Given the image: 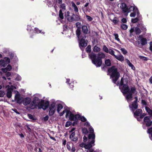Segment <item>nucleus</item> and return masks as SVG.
I'll list each match as a JSON object with an SVG mask.
<instances>
[{
    "label": "nucleus",
    "mask_w": 152,
    "mask_h": 152,
    "mask_svg": "<svg viewBox=\"0 0 152 152\" xmlns=\"http://www.w3.org/2000/svg\"><path fill=\"white\" fill-rule=\"evenodd\" d=\"M89 58L91 59L92 63L95 65L97 67L101 66L102 64V59L105 57L104 54L99 53L97 55L93 53L89 54Z\"/></svg>",
    "instance_id": "nucleus-1"
},
{
    "label": "nucleus",
    "mask_w": 152,
    "mask_h": 152,
    "mask_svg": "<svg viewBox=\"0 0 152 152\" xmlns=\"http://www.w3.org/2000/svg\"><path fill=\"white\" fill-rule=\"evenodd\" d=\"M88 142V144H81L80 145V146L82 147H84L86 150V152H96L92 148V147L95 145V135L94 134L89 135Z\"/></svg>",
    "instance_id": "nucleus-2"
},
{
    "label": "nucleus",
    "mask_w": 152,
    "mask_h": 152,
    "mask_svg": "<svg viewBox=\"0 0 152 152\" xmlns=\"http://www.w3.org/2000/svg\"><path fill=\"white\" fill-rule=\"evenodd\" d=\"M108 72L113 83H116L120 77V74L118 72L117 69L115 66H113L108 69Z\"/></svg>",
    "instance_id": "nucleus-3"
},
{
    "label": "nucleus",
    "mask_w": 152,
    "mask_h": 152,
    "mask_svg": "<svg viewBox=\"0 0 152 152\" xmlns=\"http://www.w3.org/2000/svg\"><path fill=\"white\" fill-rule=\"evenodd\" d=\"M68 116L69 117V120L72 121L80 119L81 121L84 122H85L86 120V118L84 116L81 117L78 114L74 115L71 111L67 110L66 111V117L67 118Z\"/></svg>",
    "instance_id": "nucleus-4"
},
{
    "label": "nucleus",
    "mask_w": 152,
    "mask_h": 152,
    "mask_svg": "<svg viewBox=\"0 0 152 152\" xmlns=\"http://www.w3.org/2000/svg\"><path fill=\"white\" fill-rule=\"evenodd\" d=\"M135 101L133 102L132 105H129V107L132 111L134 113V117H136V116L140 115L142 113V110L138 109L134 112V110L137 109L138 107V104L137 103V97H135Z\"/></svg>",
    "instance_id": "nucleus-5"
},
{
    "label": "nucleus",
    "mask_w": 152,
    "mask_h": 152,
    "mask_svg": "<svg viewBox=\"0 0 152 152\" xmlns=\"http://www.w3.org/2000/svg\"><path fill=\"white\" fill-rule=\"evenodd\" d=\"M118 85L119 86L121 92L124 95L129 92L130 90L129 87L126 83H124L123 78H122L120 82H118Z\"/></svg>",
    "instance_id": "nucleus-6"
},
{
    "label": "nucleus",
    "mask_w": 152,
    "mask_h": 152,
    "mask_svg": "<svg viewBox=\"0 0 152 152\" xmlns=\"http://www.w3.org/2000/svg\"><path fill=\"white\" fill-rule=\"evenodd\" d=\"M86 36L85 34H83L78 39L79 46L80 48L83 50V48L85 47L87 45L88 41L85 39Z\"/></svg>",
    "instance_id": "nucleus-7"
},
{
    "label": "nucleus",
    "mask_w": 152,
    "mask_h": 152,
    "mask_svg": "<svg viewBox=\"0 0 152 152\" xmlns=\"http://www.w3.org/2000/svg\"><path fill=\"white\" fill-rule=\"evenodd\" d=\"M6 88H7V96L8 98H10L12 96V92L13 90L15 89L16 88L15 86L12 85L10 86L9 85H7L6 86Z\"/></svg>",
    "instance_id": "nucleus-8"
},
{
    "label": "nucleus",
    "mask_w": 152,
    "mask_h": 152,
    "mask_svg": "<svg viewBox=\"0 0 152 152\" xmlns=\"http://www.w3.org/2000/svg\"><path fill=\"white\" fill-rule=\"evenodd\" d=\"M10 62V58L7 57H5L4 59H1L0 61V66L1 67H4Z\"/></svg>",
    "instance_id": "nucleus-9"
},
{
    "label": "nucleus",
    "mask_w": 152,
    "mask_h": 152,
    "mask_svg": "<svg viewBox=\"0 0 152 152\" xmlns=\"http://www.w3.org/2000/svg\"><path fill=\"white\" fill-rule=\"evenodd\" d=\"M55 103L54 102H53L51 104L49 107V115H52L55 112L56 107L55 106Z\"/></svg>",
    "instance_id": "nucleus-10"
},
{
    "label": "nucleus",
    "mask_w": 152,
    "mask_h": 152,
    "mask_svg": "<svg viewBox=\"0 0 152 152\" xmlns=\"http://www.w3.org/2000/svg\"><path fill=\"white\" fill-rule=\"evenodd\" d=\"M127 11L126 12V13L125 14V16H127L128 13L132 11H133V12L137 11V15H138V16H139V15H140L139 12L138 10L137 9L136 7H134L133 6H131L129 8H127Z\"/></svg>",
    "instance_id": "nucleus-11"
},
{
    "label": "nucleus",
    "mask_w": 152,
    "mask_h": 152,
    "mask_svg": "<svg viewBox=\"0 0 152 152\" xmlns=\"http://www.w3.org/2000/svg\"><path fill=\"white\" fill-rule=\"evenodd\" d=\"M144 123L145 124L146 126H150L152 124V121L150 119L149 116H145L144 118Z\"/></svg>",
    "instance_id": "nucleus-12"
},
{
    "label": "nucleus",
    "mask_w": 152,
    "mask_h": 152,
    "mask_svg": "<svg viewBox=\"0 0 152 152\" xmlns=\"http://www.w3.org/2000/svg\"><path fill=\"white\" fill-rule=\"evenodd\" d=\"M40 106L39 107V108H42L44 110H45L48 107L49 103L48 101L43 102H42L41 103H40Z\"/></svg>",
    "instance_id": "nucleus-13"
},
{
    "label": "nucleus",
    "mask_w": 152,
    "mask_h": 152,
    "mask_svg": "<svg viewBox=\"0 0 152 152\" xmlns=\"http://www.w3.org/2000/svg\"><path fill=\"white\" fill-rule=\"evenodd\" d=\"M118 6L122 9L123 11L125 13L128 11L127 8L126 7V4L124 3H121L118 4Z\"/></svg>",
    "instance_id": "nucleus-14"
},
{
    "label": "nucleus",
    "mask_w": 152,
    "mask_h": 152,
    "mask_svg": "<svg viewBox=\"0 0 152 152\" xmlns=\"http://www.w3.org/2000/svg\"><path fill=\"white\" fill-rule=\"evenodd\" d=\"M70 12L67 11L65 13V18L69 22L72 21V15L71 16L69 15Z\"/></svg>",
    "instance_id": "nucleus-15"
},
{
    "label": "nucleus",
    "mask_w": 152,
    "mask_h": 152,
    "mask_svg": "<svg viewBox=\"0 0 152 152\" xmlns=\"http://www.w3.org/2000/svg\"><path fill=\"white\" fill-rule=\"evenodd\" d=\"M15 97V100L18 103L21 104L22 102H23L22 98L20 97V95L18 94H16Z\"/></svg>",
    "instance_id": "nucleus-16"
},
{
    "label": "nucleus",
    "mask_w": 152,
    "mask_h": 152,
    "mask_svg": "<svg viewBox=\"0 0 152 152\" xmlns=\"http://www.w3.org/2000/svg\"><path fill=\"white\" fill-rule=\"evenodd\" d=\"M139 38V39L140 40L141 44L142 45H145L147 44V40L146 38H143L142 35H140Z\"/></svg>",
    "instance_id": "nucleus-17"
},
{
    "label": "nucleus",
    "mask_w": 152,
    "mask_h": 152,
    "mask_svg": "<svg viewBox=\"0 0 152 152\" xmlns=\"http://www.w3.org/2000/svg\"><path fill=\"white\" fill-rule=\"evenodd\" d=\"M31 101V99L28 97L25 98L23 100V104L25 105L29 104Z\"/></svg>",
    "instance_id": "nucleus-18"
},
{
    "label": "nucleus",
    "mask_w": 152,
    "mask_h": 152,
    "mask_svg": "<svg viewBox=\"0 0 152 152\" xmlns=\"http://www.w3.org/2000/svg\"><path fill=\"white\" fill-rule=\"evenodd\" d=\"M75 132L72 133V134L70 135V138L72 141H75L77 140V137L75 136Z\"/></svg>",
    "instance_id": "nucleus-19"
},
{
    "label": "nucleus",
    "mask_w": 152,
    "mask_h": 152,
    "mask_svg": "<svg viewBox=\"0 0 152 152\" xmlns=\"http://www.w3.org/2000/svg\"><path fill=\"white\" fill-rule=\"evenodd\" d=\"M126 96V98L128 102H130L132 100V94L130 93V91H129V92Z\"/></svg>",
    "instance_id": "nucleus-20"
},
{
    "label": "nucleus",
    "mask_w": 152,
    "mask_h": 152,
    "mask_svg": "<svg viewBox=\"0 0 152 152\" xmlns=\"http://www.w3.org/2000/svg\"><path fill=\"white\" fill-rule=\"evenodd\" d=\"M80 19V16L79 15L72 14V21H78Z\"/></svg>",
    "instance_id": "nucleus-21"
},
{
    "label": "nucleus",
    "mask_w": 152,
    "mask_h": 152,
    "mask_svg": "<svg viewBox=\"0 0 152 152\" xmlns=\"http://www.w3.org/2000/svg\"><path fill=\"white\" fill-rule=\"evenodd\" d=\"M82 29L83 32L85 34H87L88 33V31L86 26H83L82 27Z\"/></svg>",
    "instance_id": "nucleus-22"
},
{
    "label": "nucleus",
    "mask_w": 152,
    "mask_h": 152,
    "mask_svg": "<svg viewBox=\"0 0 152 152\" xmlns=\"http://www.w3.org/2000/svg\"><path fill=\"white\" fill-rule=\"evenodd\" d=\"M39 105V104L37 103H33V102H32L30 105V107L31 109H33L35 108L37 106Z\"/></svg>",
    "instance_id": "nucleus-23"
},
{
    "label": "nucleus",
    "mask_w": 152,
    "mask_h": 152,
    "mask_svg": "<svg viewBox=\"0 0 152 152\" xmlns=\"http://www.w3.org/2000/svg\"><path fill=\"white\" fill-rule=\"evenodd\" d=\"M126 61L127 62V63L129 65V66L131 67V69L133 70H135V68L134 66L132 64V63H131L129 61L128 59H126Z\"/></svg>",
    "instance_id": "nucleus-24"
},
{
    "label": "nucleus",
    "mask_w": 152,
    "mask_h": 152,
    "mask_svg": "<svg viewBox=\"0 0 152 152\" xmlns=\"http://www.w3.org/2000/svg\"><path fill=\"white\" fill-rule=\"evenodd\" d=\"M57 106V110L58 113H59L60 111L63 108V106L60 104H56Z\"/></svg>",
    "instance_id": "nucleus-25"
},
{
    "label": "nucleus",
    "mask_w": 152,
    "mask_h": 152,
    "mask_svg": "<svg viewBox=\"0 0 152 152\" xmlns=\"http://www.w3.org/2000/svg\"><path fill=\"white\" fill-rule=\"evenodd\" d=\"M137 15V18H135L134 19H132L131 21H132V23H136L138 20H139L140 19H141V18L140 15V14L139 15V16H138Z\"/></svg>",
    "instance_id": "nucleus-26"
},
{
    "label": "nucleus",
    "mask_w": 152,
    "mask_h": 152,
    "mask_svg": "<svg viewBox=\"0 0 152 152\" xmlns=\"http://www.w3.org/2000/svg\"><path fill=\"white\" fill-rule=\"evenodd\" d=\"M72 7L74 9V11L76 12H78V9L76 5L73 2H72Z\"/></svg>",
    "instance_id": "nucleus-27"
},
{
    "label": "nucleus",
    "mask_w": 152,
    "mask_h": 152,
    "mask_svg": "<svg viewBox=\"0 0 152 152\" xmlns=\"http://www.w3.org/2000/svg\"><path fill=\"white\" fill-rule=\"evenodd\" d=\"M81 34V31L80 28H77V30L76 31V35H77L78 39H79V38H80V37L81 36H83V35H82V34H81V35H80Z\"/></svg>",
    "instance_id": "nucleus-28"
},
{
    "label": "nucleus",
    "mask_w": 152,
    "mask_h": 152,
    "mask_svg": "<svg viewBox=\"0 0 152 152\" xmlns=\"http://www.w3.org/2000/svg\"><path fill=\"white\" fill-rule=\"evenodd\" d=\"M115 57L117 60L120 61H123L124 59V57L122 55H119L118 56L115 55Z\"/></svg>",
    "instance_id": "nucleus-29"
},
{
    "label": "nucleus",
    "mask_w": 152,
    "mask_h": 152,
    "mask_svg": "<svg viewBox=\"0 0 152 152\" xmlns=\"http://www.w3.org/2000/svg\"><path fill=\"white\" fill-rule=\"evenodd\" d=\"M32 102H33V103L36 102L40 104L39 99V98L37 96H35L34 97L33 101Z\"/></svg>",
    "instance_id": "nucleus-30"
},
{
    "label": "nucleus",
    "mask_w": 152,
    "mask_h": 152,
    "mask_svg": "<svg viewBox=\"0 0 152 152\" xmlns=\"http://www.w3.org/2000/svg\"><path fill=\"white\" fill-rule=\"evenodd\" d=\"M145 108L146 111L148 113V114L151 116H152V110L150 108L148 107H146Z\"/></svg>",
    "instance_id": "nucleus-31"
},
{
    "label": "nucleus",
    "mask_w": 152,
    "mask_h": 152,
    "mask_svg": "<svg viewBox=\"0 0 152 152\" xmlns=\"http://www.w3.org/2000/svg\"><path fill=\"white\" fill-rule=\"evenodd\" d=\"M12 69L11 66L9 64L8 65L7 67L3 69V72H6L7 71H10Z\"/></svg>",
    "instance_id": "nucleus-32"
},
{
    "label": "nucleus",
    "mask_w": 152,
    "mask_h": 152,
    "mask_svg": "<svg viewBox=\"0 0 152 152\" xmlns=\"http://www.w3.org/2000/svg\"><path fill=\"white\" fill-rule=\"evenodd\" d=\"M93 50L95 52H98L100 51V48L96 45L94 47Z\"/></svg>",
    "instance_id": "nucleus-33"
},
{
    "label": "nucleus",
    "mask_w": 152,
    "mask_h": 152,
    "mask_svg": "<svg viewBox=\"0 0 152 152\" xmlns=\"http://www.w3.org/2000/svg\"><path fill=\"white\" fill-rule=\"evenodd\" d=\"M73 145L72 144V143L70 142H69L67 143L66 145V147L68 150L69 151L71 150V146H72Z\"/></svg>",
    "instance_id": "nucleus-34"
},
{
    "label": "nucleus",
    "mask_w": 152,
    "mask_h": 152,
    "mask_svg": "<svg viewBox=\"0 0 152 152\" xmlns=\"http://www.w3.org/2000/svg\"><path fill=\"white\" fill-rule=\"evenodd\" d=\"M59 17L61 19L64 18L63 14L62 13V10H59Z\"/></svg>",
    "instance_id": "nucleus-35"
},
{
    "label": "nucleus",
    "mask_w": 152,
    "mask_h": 152,
    "mask_svg": "<svg viewBox=\"0 0 152 152\" xmlns=\"http://www.w3.org/2000/svg\"><path fill=\"white\" fill-rule=\"evenodd\" d=\"M105 64L108 66H110L111 65V62H110V60L109 59H108L107 60H106L105 61Z\"/></svg>",
    "instance_id": "nucleus-36"
},
{
    "label": "nucleus",
    "mask_w": 152,
    "mask_h": 152,
    "mask_svg": "<svg viewBox=\"0 0 152 152\" xmlns=\"http://www.w3.org/2000/svg\"><path fill=\"white\" fill-rule=\"evenodd\" d=\"M134 31L137 34H139L141 33V31L140 29L137 27L134 28Z\"/></svg>",
    "instance_id": "nucleus-37"
},
{
    "label": "nucleus",
    "mask_w": 152,
    "mask_h": 152,
    "mask_svg": "<svg viewBox=\"0 0 152 152\" xmlns=\"http://www.w3.org/2000/svg\"><path fill=\"white\" fill-rule=\"evenodd\" d=\"M121 26V28L124 30H126L128 28V26L125 24H122Z\"/></svg>",
    "instance_id": "nucleus-38"
},
{
    "label": "nucleus",
    "mask_w": 152,
    "mask_h": 152,
    "mask_svg": "<svg viewBox=\"0 0 152 152\" xmlns=\"http://www.w3.org/2000/svg\"><path fill=\"white\" fill-rule=\"evenodd\" d=\"M89 131L90 132V134L89 135H88V138H89V135L90 134H94V135L95 136V134L94 133V129L91 127H90L89 128Z\"/></svg>",
    "instance_id": "nucleus-39"
},
{
    "label": "nucleus",
    "mask_w": 152,
    "mask_h": 152,
    "mask_svg": "<svg viewBox=\"0 0 152 152\" xmlns=\"http://www.w3.org/2000/svg\"><path fill=\"white\" fill-rule=\"evenodd\" d=\"M60 6V8L62 9V11H64V10H65L66 9V6L64 4H61Z\"/></svg>",
    "instance_id": "nucleus-40"
},
{
    "label": "nucleus",
    "mask_w": 152,
    "mask_h": 152,
    "mask_svg": "<svg viewBox=\"0 0 152 152\" xmlns=\"http://www.w3.org/2000/svg\"><path fill=\"white\" fill-rule=\"evenodd\" d=\"M103 50L107 53H108L109 50L108 49V48L105 45H104L103 46Z\"/></svg>",
    "instance_id": "nucleus-41"
},
{
    "label": "nucleus",
    "mask_w": 152,
    "mask_h": 152,
    "mask_svg": "<svg viewBox=\"0 0 152 152\" xmlns=\"http://www.w3.org/2000/svg\"><path fill=\"white\" fill-rule=\"evenodd\" d=\"M86 51L87 53H90L91 51V46L90 45H88L86 48Z\"/></svg>",
    "instance_id": "nucleus-42"
},
{
    "label": "nucleus",
    "mask_w": 152,
    "mask_h": 152,
    "mask_svg": "<svg viewBox=\"0 0 152 152\" xmlns=\"http://www.w3.org/2000/svg\"><path fill=\"white\" fill-rule=\"evenodd\" d=\"M108 53H109L111 55L114 56L115 57V52L114 51L111 49H109V50Z\"/></svg>",
    "instance_id": "nucleus-43"
},
{
    "label": "nucleus",
    "mask_w": 152,
    "mask_h": 152,
    "mask_svg": "<svg viewBox=\"0 0 152 152\" xmlns=\"http://www.w3.org/2000/svg\"><path fill=\"white\" fill-rule=\"evenodd\" d=\"M113 35L115 37V39L118 42H120V40L118 38V34H114Z\"/></svg>",
    "instance_id": "nucleus-44"
},
{
    "label": "nucleus",
    "mask_w": 152,
    "mask_h": 152,
    "mask_svg": "<svg viewBox=\"0 0 152 152\" xmlns=\"http://www.w3.org/2000/svg\"><path fill=\"white\" fill-rule=\"evenodd\" d=\"M120 50L124 54H126L127 53V51L124 48H121Z\"/></svg>",
    "instance_id": "nucleus-45"
},
{
    "label": "nucleus",
    "mask_w": 152,
    "mask_h": 152,
    "mask_svg": "<svg viewBox=\"0 0 152 152\" xmlns=\"http://www.w3.org/2000/svg\"><path fill=\"white\" fill-rule=\"evenodd\" d=\"M139 58L141 59L144 61H147L148 60L147 58L143 56H139Z\"/></svg>",
    "instance_id": "nucleus-46"
},
{
    "label": "nucleus",
    "mask_w": 152,
    "mask_h": 152,
    "mask_svg": "<svg viewBox=\"0 0 152 152\" xmlns=\"http://www.w3.org/2000/svg\"><path fill=\"white\" fill-rule=\"evenodd\" d=\"M86 17L87 20L89 21H91L93 20V18L89 16L86 15Z\"/></svg>",
    "instance_id": "nucleus-47"
},
{
    "label": "nucleus",
    "mask_w": 152,
    "mask_h": 152,
    "mask_svg": "<svg viewBox=\"0 0 152 152\" xmlns=\"http://www.w3.org/2000/svg\"><path fill=\"white\" fill-rule=\"evenodd\" d=\"M136 15H137V11H134L130 14V16L131 17H134Z\"/></svg>",
    "instance_id": "nucleus-48"
},
{
    "label": "nucleus",
    "mask_w": 152,
    "mask_h": 152,
    "mask_svg": "<svg viewBox=\"0 0 152 152\" xmlns=\"http://www.w3.org/2000/svg\"><path fill=\"white\" fill-rule=\"evenodd\" d=\"M72 124V123L69 121H67L65 124V126L68 127L70 126Z\"/></svg>",
    "instance_id": "nucleus-49"
},
{
    "label": "nucleus",
    "mask_w": 152,
    "mask_h": 152,
    "mask_svg": "<svg viewBox=\"0 0 152 152\" xmlns=\"http://www.w3.org/2000/svg\"><path fill=\"white\" fill-rule=\"evenodd\" d=\"M5 92L4 91H0V97H3L5 95Z\"/></svg>",
    "instance_id": "nucleus-50"
},
{
    "label": "nucleus",
    "mask_w": 152,
    "mask_h": 152,
    "mask_svg": "<svg viewBox=\"0 0 152 152\" xmlns=\"http://www.w3.org/2000/svg\"><path fill=\"white\" fill-rule=\"evenodd\" d=\"M83 132L85 134H87L88 133V131L86 128H84L82 129Z\"/></svg>",
    "instance_id": "nucleus-51"
},
{
    "label": "nucleus",
    "mask_w": 152,
    "mask_h": 152,
    "mask_svg": "<svg viewBox=\"0 0 152 152\" xmlns=\"http://www.w3.org/2000/svg\"><path fill=\"white\" fill-rule=\"evenodd\" d=\"M28 116L29 118H30V119H32V120H36V119L34 117V116L31 114H28Z\"/></svg>",
    "instance_id": "nucleus-52"
},
{
    "label": "nucleus",
    "mask_w": 152,
    "mask_h": 152,
    "mask_svg": "<svg viewBox=\"0 0 152 152\" xmlns=\"http://www.w3.org/2000/svg\"><path fill=\"white\" fill-rule=\"evenodd\" d=\"M21 79V77L19 75H18L15 78V80L17 81H20Z\"/></svg>",
    "instance_id": "nucleus-53"
},
{
    "label": "nucleus",
    "mask_w": 152,
    "mask_h": 152,
    "mask_svg": "<svg viewBox=\"0 0 152 152\" xmlns=\"http://www.w3.org/2000/svg\"><path fill=\"white\" fill-rule=\"evenodd\" d=\"M131 92L132 93H135L136 92L135 88L134 87L131 88Z\"/></svg>",
    "instance_id": "nucleus-54"
},
{
    "label": "nucleus",
    "mask_w": 152,
    "mask_h": 152,
    "mask_svg": "<svg viewBox=\"0 0 152 152\" xmlns=\"http://www.w3.org/2000/svg\"><path fill=\"white\" fill-rule=\"evenodd\" d=\"M34 30L37 33H41V31L39 30L38 28H35Z\"/></svg>",
    "instance_id": "nucleus-55"
},
{
    "label": "nucleus",
    "mask_w": 152,
    "mask_h": 152,
    "mask_svg": "<svg viewBox=\"0 0 152 152\" xmlns=\"http://www.w3.org/2000/svg\"><path fill=\"white\" fill-rule=\"evenodd\" d=\"M76 25L78 28H80L81 24L80 23L77 22L76 23Z\"/></svg>",
    "instance_id": "nucleus-56"
},
{
    "label": "nucleus",
    "mask_w": 152,
    "mask_h": 152,
    "mask_svg": "<svg viewBox=\"0 0 152 152\" xmlns=\"http://www.w3.org/2000/svg\"><path fill=\"white\" fill-rule=\"evenodd\" d=\"M147 132L149 134H151L152 133V127L148 129Z\"/></svg>",
    "instance_id": "nucleus-57"
},
{
    "label": "nucleus",
    "mask_w": 152,
    "mask_h": 152,
    "mask_svg": "<svg viewBox=\"0 0 152 152\" xmlns=\"http://www.w3.org/2000/svg\"><path fill=\"white\" fill-rule=\"evenodd\" d=\"M49 119V116L48 115H46L45 117H44L43 119L44 121H47Z\"/></svg>",
    "instance_id": "nucleus-58"
},
{
    "label": "nucleus",
    "mask_w": 152,
    "mask_h": 152,
    "mask_svg": "<svg viewBox=\"0 0 152 152\" xmlns=\"http://www.w3.org/2000/svg\"><path fill=\"white\" fill-rule=\"evenodd\" d=\"M139 26L141 28L142 30H146V28L144 27V26H142V25H139Z\"/></svg>",
    "instance_id": "nucleus-59"
},
{
    "label": "nucleus",
    "mask_w": 152,
    "mask_h": 152,
    "mask_svg": "<svg viewBox=\"0 0 152 152\" xmlns=\"http://www.w3.org/2000/svg\"><path fill=\"white\" fill-rule=\"evenodd\" d=\"M121 21L123 23H126L127 22V20L125 18H123L121 19Z\"/></svg>",
    "instance_id": "nucleus-60"
},
{
    "label": "nucleus",
    "mask_w": 152,
    "mask_h": 152,
    "mask_svg": "<svg viewBox=\"0 0 152 152\" xmlns=\"http://www.w3.org/2000/svg\"><path fill=\"white\" fill-rule=\"evenodd\" d=\"M145 113H142L141 115H140V118L141 119H142L143 118L144 116L145 115Z\"/></svg>",
    "instance_id": "nucleus-61"
},
{
    "label": "nucleus",
    "mask_w": 152,
    "mask_h": 152,
    "mask_svg": "<svg viewBox=\"0 0 152 152\" xmlns=\"http://www.w3.org/2000/svg\"><path fill=\"white\" fill-rule=\"evenodd\" d=\"M65 110H64L62 111V112L61 113H59V115L60 116H61L62 115H63L65 113Z\"/></svg>",
    "instance_id": "nucleus-62"
},
{
    "label": "nucleus",
    "mask_w": 152,
    "mask_h": 152,
    "mask_svg": "<svg viewBox=\"0 0 152 152\" xmlns=\"http://www.w3.org/2000/svg\"><path fill=\"white\" fill-rule=\"evenodd\" d=\"M6 75L7 77H8L11 75V74L10 72H8L6 73Z\"/></svg>",
    "instance_id": "nucleus-63"
},
{
    "label": "nucleus",
    "mask_w": 152,
    "mask_h": 152,
    "mask_svg": "<svg viewBox=\"0 0 152 152\" xmlns=\"http://www.w3.org/2000/svg\"><path fill=\"white\" fill-rule=\"evenodd\" d=\"M150 49L151 51H152V42H150Z\"/></svg>",
    "instance_id": "nucleus-64"
}]
</instances>
